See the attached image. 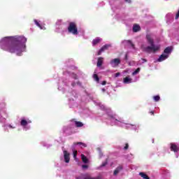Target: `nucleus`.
Listing matches in <instances>:
<instances>
[{
  "label": "nucleus",
  "mask_w": 179,
  "mask_h": 179,
  "mask_svg": "<svg viewBox=\"0 0 179 179\" xmlns=\"http://www.w3.org/2000/svg\"><path fill=\"white\" fill-rule=\"evenodd\" d=\"M106 81H103V82L101 83V85H102L103 86H104V85H106Z\"/></svg>",
  "instance_id": "c03bdc74"
},
{
  "label": "nucleus",
  "mask_w": 179,
  "mask_h": 179,
  "mask_svg": "<svg viewBox=\"0 0 179 179\" xmlns=\"http://www.w3.org/2000/svg\"><path fill=\"white\" fill-rule=\"evenodd\" d=\"M73 155L74 160H76V162H78V158L76 157V156L78 155V151L73 150Z\"/></svg>",
  "instance_id": "cd10ccee"
},
{
  "label": "nucleus",
  "mask_w": 179,
  "mask_h": 179,
  "mask_svg": "<svg viewBox=\"0 0 179 179\" xmlns=\"http://www.w3.org/2000/svg\"><path fill=\"white\" fill-rule=\"evenodd\" d=\"M128 64L129 66H135V65H136V62L134 60L129 61Z\"/></svg>",
  "instance_id": "c85d7f7f"
},
{
  "label": "nucleus",
  "mask_w": 179,
  "mask_h": 179,
  "mask_svg": "<svg viewBox=\"0 0 179 179\" xmlns=\"http://www.w3.org/2000/svg\"><path fill=\"white\" fill-rule=\"evenodd\" d=\"M145 62H148V60H146V59H142V62L141 63V62H138L136 64V65H142V64H145Z\"/></svg>",
  "instance_id": "f704fd0d"
},
{
  "label": "nucleus",
  "mask_w": 179,
  "mask_h": 179,
  "mask_svg": "<svg viewBox=\"0 0 179 179\" xmlns=\"http://www.w3.org/2000/svg\"><path fill=\"white\" fill-rule=\"evenodd\" d=\"M121 64V59L120 58H115L113 59L110 62V64L112 66V68H117L118 65Z\"/></svg>",
  "instance_id": "1a4fd4ad"
},
{
  "label": "nucleus",
  "mask_w": 179,
  "mask_h": 179,
  "mask_svg": "<svg viewBox=\"0 0 179 179\" xmlns=\"http://www.w3.org/2000/svg\"><path fill=\"white\" fill-rule=\"evenodd\" d=\"M153 100L155 101H159V100H160V96H159V95L154 96H153Z\"/></svg>",
  "instance_id": "72a5a7b5"
},
{
  "label": "nucleus",
  "mask_w": 179,
  "mask_h": 179,
  "mask_svg": "<svg viewBox=\"0 0 179 179\" xmlns=\"http://www.w3.org/2000/svg\"><path fill=\"white\" fill-rule=\"evenodd\" d=\"M26 43L27 38L24 36H5L0 40V48L20 57L23 52H26Z\"/></svg>",
  "instance_id": "f257e3e1"
},
{
  "label": "nucleus",
  "mask_w": 179,
  "mask_h": 179,
  "mask_svg": "<svg viewBox=\"0 0 179 179\" xmlns=\"http://www.w3.org/2000/svg\"><path fill=\"white\" fill-rule=\"evenodd\" d=\"M141 72V68H137L133 73L132 76H135V75H138Z\"/></svg>",
  "instance_id": "bb28decb"
},
{
  "label": "nucleus",
  "mask_w": 179,
  "mask_h": 179,
  "mask_svg": "<svg viewBox=\"0 0 179 179\" xmlns=\"http://www.w3.org/2000/svg\"><path fill=\"white\" fill-rule=\"evenodd\" d=\"M93 78H94V80H96V83H100V80L99 78V76H97V74H94L93 75Z\"/></svg>",
  "instance_id": "a878e982"
},
{
  "label": "nucleus",
  "mask_w": 179,
  "mask_h": 179,
  "mask_svg": "<svg viewBox=\"0 0 179 179\" xmlns=\"http://www.w3.org/2000/svg\"><path fill=\"white\" fill-rule=\"evenodd\" d=\"M75 92H73L72 93H69L67 95L68 97H76V96L74 94Z\"/></svg>",
  "instance_id": "c9c22d12"
},
{
  "label": "nucleus",
  "mask_w": 179,
  "mask_h": 179,
  "mask_svg": "<svg viewBox=\"0 0 179 179\" xmlns=\"http://www.w3.org/2000/svg\"><path fill=\"white\" fill-rule=\"evenodd\" d=\"M121 170H122V166H118L115 171L113 172L114 176H117L118 173H120V171H121Z\"/></svg>",
  "instance_id": "b1692460"
},
{
  "label": "nucleus",
  "mask_w": 179,
  "mask_h": 179,
  "mask_svg": "<svg viewBox=\"0 0 179 179\" xmlns=\"http://www.w3.org/2000/svg\"><path fill=\"white\" fill-rule=\"evenodd\" d=\"M77 179H101V178L100 176L93 178L88 174H84L78 176Z\"/></svg>",
  "instance_id": "f8f14e48"
},
{
  "label": "nucleus",
  "mask_w": 179,
  "mask_h": 179,
  "mask_svg": "<svg viewBox=\"0 0 179 179\" xmlns=\"http://www.w3.org/2000/svg\"><path fill=\"white\" fill-rule=\"evenodd\" d=\"M75 145H79L80 148H86L87 146L86 144H85V143H82V142L75 143Z\"/></svg>",
  "instance_id": "7c9ffc66"
},
{
  "label": "nucleus",
  "mask_w": 179,
  "mask_h": 179,
  "mask_svg": "<svg viewBox=\"0 0 179 179\" xmlns=\"http://www.w3.org/2000/svg\"><path fill=\"white\" fill-rule=\"evenodd\" d=\"M110 45H103L98 52L97 55H101L102 52H104L106 50H108L110 48Z\"/></svg>",
  "instance_id": "2eb2a0df"
},
{
  "label": "nucleus",
  "mask_w": 179,
  "mask_h": 179,
  "mask_svg": "<svg viewBox=\"0 0 179 179\" xmlns=\"http://www.w3.org/2000/svg\"><path fill=\"white\" fill-rule=\"evenodd\" d=\"M81 159L83 163H89V159H87V157H86L83 154L81 155Z\"/></svg>",
  "instance_id": "4be33fe9"
},
{
  "label": "nucleus",
  "mask_w": 179,
  "mask_h": 179,
  "mask_svg": "<svg viewBox=\"0 0 179 179\" xmlns=\"http://www.w3.org/2000/svg\"><path fill=\"white\" fill-rule=\"evenodd\" d=\"M63 131H64V132H66V129H65V127H64Z\"/></svg>",
  "instance_id": "09e8293b"
},
{
  "label": "nucleus",
  "mask_w": 179,
  "mask_h": 179,
  "mask_svg": "<svg viewBox=\"0 0 179 179\" xmlns=\"http://www.w3.org/2000/svg\"><path fill=\"white\" fill-rule=\"evenodd\" d=\"M64 25V22H62V20H58L56 22V29L55 31H59V26H63Z\"/></svg>",
  "instance_id": "a211bd4d"
},
{
  "label": "nucleus",
  "mask_w": 179,
  "mask_h": 179,
  "mask_svg": "<svg viewBox=\"0 0 179 179\" xmlns=\"http://www.w3.org/2000/svg\"><path fill=\"white\" fill-rule=\"evenodd\" d=\"M173 51V48L171 47H167L164 50L162 55L159 56L157 59V62H163V61H166L169 57H170V54Z\"/></svg>",
  "instance_id": "39448f33"
},
{
  "label": "nucleus",
  "mask_w": 179,
  "mask_h": 179,
  "mask_svg": "<svg viewBox=\"0 0 179 179\" xmlns=\"http://www.w3.org/2000/svg\"><path fill=\"white\" fill-rule=\"evenodd\" d=\"M120 75H121V73H117L115 74V78H118V76H120Z\"/></svg>",
  "instance_id": "ea45409f"
},
{
  "label": "nucleus",
  "mask_w": 179,
  "mask_h": 179,
  "mask_svg": "<svg viewBox=\"0 0 179 179\" xmlns=\"http://www.w3.org/2000/svg\"><path fill=\"white\" fill-rule=\"evenodd\" d=\"M125 2H128L129 3H131V0H124Z\"/></svg>",
  "instance_id": "49530a36"
},
{
  "label": "nucleus",
  "mask_w": 179,
  "mask_h": 179,
  "mask_svg": "<svg viewBox=\"0 0 179 179\" xmlns=\"http://www.w3.org/2000/svg\"><path fill=\"white\" fill-rule=\"evenodd\" d=\"M122 44H129V45H131L134 48V44H132V42L131 41H123Z\"/></svg>",
  "instance_id": "393cba45"
},
{
  "label": "nucleus",
  "mask_w": 179,
  "mask_h": 179,
  "mask_svg": "<svg viewBox=\"0 0 179 179\" xmlns=\"http://www.w3.org/2000/svg\"><path fill=\"white\" fill-rule=\"evenodd\" d=\"M65 31V28L64 27V25H60L59 27V31H56V33H62V34Z\"/></svg>",
  "instance_id": "5701e85b"
},
{
  "label": "nucleus",
  "mask_w": 179,
  "mask_h": 179,
  "mask_svg": "<svg viewBox=\"0 0 179 179\" xmlns=\"http://www.w3.org/2000/svg\"><path fill=\"white\" fill-rule=\"evenodd\" d=\"M101 91H102L103 92H106V89L102 88Z\"/></svg>",
  "instance_id": "de8ad7c7"
},
{
  "label": "nucleus",
  "mask_w": 179,
  "mask_h": 179,
  "mask_svg": "<svg viewBox=\"0 0 179 179\" xmlns=\"http://www.w3.org/2000/svg\"><path fill=\"white\" fill-rule=\"evenodd\" d=\"M125 59H128V53H127L125 55Z\"/></svg>",
  "instance_id": "a18cd8bd"
},
{
  "label": "nucleus",
  "mask_w": 179,
  "mask_h": 179,
  "mask_svg": "<svg viewBox=\"0 0 179 179\" xmlns=\"http://www.w3.org/2000/svg\"><path fill=\"white\" fill-rule=\"evenodd\" d=\"M124 73H129V69H126L123 71Z\"/></svg>",
  "instance_id": "58836bf2"
},
{
  "label": "nucleus",
  "mask_w": 179,
  "mask_h": 179,
  "mask_svg": "<svg viewBox=\"0 0 179 179\" xmlns=\"http://www.w3.org/2000/svg\"><path fill=\"white\" fill-rule=\"evenodd\" d=\"M71 83V82H69V84H70Z\"/></svg>",
  "instance_id": "603ef678"
},
{
  "label": "nucleus",
  "mask_w": 179,
  "mask_h": 179,
  "mask_svg": "<svg viewBox=\"0 0 179 179\" xmlns=\"http://www.w3.org/2000/svg\"><path fill=\"white\" fill-rule=\"evenodd\" d=\"M99 157H101L103 156V153L101 152V151H100L99 149Z\"/></svg>",
  "instance_id": "a19ab883"
},
{
  "label": "nucleus",
  "mask_w": 179,
  "mask_h": 179,
  "mask_svg": "<svg viewBox=\"0 0 179 179\" xmlns=\"http://www.w3.org/2000/svg\"><path fill=\"white\" fill-rule=\"evenodd\" d=\"M129 147V145H128V143H126L125 146L124 148V150H127V149H128Z\"/></svg>",
  "instance_id": "4c0bfd02"
},
{
  "label": "nucleus",
  "mask_w": 179,
  "mask_h": 179,
  "mask_svg": "<svg viewBox=\"0 0 179 179\" xmlns=\"http://www.w3.org/2000/svg\"><path fill=\"white\" fill-rule=\"evenodd\" d=\"M150 113L153 115L154 112H153V111H151Z\"/></svg>",
  "instance_id": "8fccbe9b"
},
{
  "label": "nucleus",
  "mask_w": 179,
  "mask_h": 179,
  "mask_svg": "<svg viewBox=\"0 0 179 179\" xmlns=\"http://www.w3.org/2000/svg\"><path fill=\"white\" fill-rule=\"evenodd\" d=\"M103 57L98 58V62H97L96 65L99 68V66H101V65H103Z\"/></svg>",
  "instance_id": "412c9836"
},
{
  "label": "nucleus",
  "mask_w": 179,
  "mask_h": 179,
  "mask_svg": "<svg viewBox=\"0 0 179 179\" xmlns=\"http://www.w3.org/2000/svg\"><path fill=\"white\" fill-rule=\"evenodd\" d=\"M100 108L101 110L106 111L108 118L106 122H107V124H110V125H117V127H122V128H126V129H132V131L139 130L141 125L125 123V121L122 117H120L117 114L113 112L111 109L106 108L104 105H100Z\"/></svg>",
  "instance_id": "f03ea898"
},
{
  "label": "nucleus",
  "mask_w": 179,
  "mask_h": 179,
  "mask_svg": "<svg viewBox=\"0 0 179 179\" xmlns=\"http://www.w3.org/2000/svg\"><path fill=\"white\" fill-rule=\"evenodd\" d=\"M69 76L74 79L75 82L71 81V87H74V86H76V85H80L79 83H78V77L76 76V74L72 73H69Z\"/></svg>",
  "instance_id": "9b49d317"
},
{
  "label": "nucleus",
  "mask_w": 179,
  "mask_h": 179,
  "mask_svg": "<svg viewBox=\"0 0 179 179\" xmlns=\"http://www.w3.org/2000/svg\"><path fill=\"white\" fill-rule=\"evenodd\" d=\"M75 125L78 127H83V123H82L81 122H75Z\"/></svg>",
  "instance_id": "473e14b6"
},
{
  "label": "nucleus",
  "mask_w": 179,
  "mask_h": 179,
  "mask_svg": "<svg viewBox=\"0 0 179 179\" xmlns=\"http://www.w3.org/2000/svg\"><path fill=\"white\" fill-rule=\"evenodd\" d=\"M166 16H167V17H168V16H170V15H167Z\"/></svg>",
  "instance_id": "3c124183"
},
{
  "label": "nucleus",
  "mask_w": 179,
  "mask_h": 179,
  "mask_svg": "<svg viewBox=\"0 0 179 179\" xmlns=\"http://www.w3.org/2000/svg\"><path fill=\"white\" fill-rule=\"evenodd\" d=\"M41 145H43V146H44L45 148H50L51 146V145L45 143V141H42Z\"/></svg>",
  "instance_id": "2f4dec72"
},
{
  "label": "nucleus",
  "mask_w": 179,
  "mask_h": 179,
  "mask_svg": "<svg viewBox=\"0 0 179 179\" xmlns=\"http://www.w3.org/2000/svg\"><path fill=\"white\" fill-rule=\"evenodd\" d=\"M67 30L68 32L70 33V34H73V36H78L80 32V31H78V26H76V23L75 22H70Z\"/></svg>",
  "instance_id": "0eeeda50"
},
{
  "label": "nucleus",
  "mask_w": 179,
  "mask_h": 179,
  "mask_svg": "<svg viewBox=\"0 0 179 179\" xmlns=\"http://www.w3.org/2000/svg\"><path fill=\"white\" fill-rule=\"evenodd\" d=\"M139 175L141 177L143 178L144 179H149V176L145 174L144 173H140Z\"/></svg>",
  "instance_id": "c756f323"
},
{
  "label": "nucleus",
  "mask_w": 179,
  "mask_h": 179,
  "mask_svg": "<svg viewBox=\"0 0 179 179\" xmlns=\"http://www.w3.org/2000/svg\"><path fill=\"white\" fill-rule=\"evenodd\" d=\"M165 1H168V0H165Z\"/></svg>",
  "instance_id": "5fc2aeb1"
},
{
  "label": "nucleus",
  "mask_w": 179,
  "mask_h": 179,
  "mask_svg": "<svg viewBox=\"0 0 179 179\" xmlns=\"http://www.w3.org/2000/svg\"><path fill=\"white\" fill-rule=\"evenodd\" d=\"M20 124L24 131H29V129L31 128L29 124H31V120H30V119L28 117H21Z\"/></svg>",
  "instance_id": "423d86ee"
},
{
  "label": "nucleus",
  "mask_w": 179,
  "mask_h": 179,
  "mask_svg": "<svg viewBox=\"0 0 179 179\" xmlns=\"http://www.w3.org/2000/svg\"><path fill=\"white\" fill-rule=\"evenodd\" d=\"M87 167H88L87 165H83L82 166L83 169H87Z\"/></svg>",
  "instance_id": "37998d69"
},
{
  "label": "nucleus",
  "mask_w": 179,
  "mask_h": 179,
  "mask_svg": "<svg viewBox=\"0 0 179 179\" xmlns=\"http://www.w3.org/2000/svg\"><path fill=\"white\" fill-rule=\"evenodd\" d=\"M107 165V161L104 162L102 163V164L100 166V169H101V167H104L105 166Z\"/></svg>",
  "instance_id": "e433bc0d"
},
{
  "label": "nucleus",
  "mask_w": 179,
  "mask_h": 179,
  "mask_svg": "<svg viewBox=\"0 0 179 179\" xmlns=\"http://www.w3.org/2000/svg\"><path fill=\"white\" fill-rule=\"evenodd\" d=\"M3 128L4 129L5 131H8V129H15L16 127H15L12 124H3Z\"/></svg>",
  "instance_id": "dca6fc26"
},
{
  "label": "nucleus",
  "mask_w": 179,
  "mask_h": 179,
  "mask_svg": "<svg viewBox=\"0 0 179 179\" xmlns=\"http://www.w3.org/2000/svg\"><path fill=\"white\" fill-rule=\"evenodd\" d=\"M80 36H85V31H82Z\"/></svg>",
  "instance_id": "79ce46f5"
},
{
  "label": "nucleus",
  "mask_w": 179,
  "mask_h": 179,
  "mask_svg": "<svg viewBox=\"0 0 179 179\" xmlns=\"http://www.w3.org/2000/svg\"><path fill=\"white\" fill-rule=\"evenodd\" d=\"M8 109L6 108V103L5 102L0 103V122L5 124L6 118H8Z\"/></svg>",
  "instance_id": "20e7f679"
},
{
  "label": "nucleus",
  "mask_w": 179,
  "mask_h": 179,
  "mask_svg": "<svg viewBox=\"0 0 179 179\" xmlns=\"http://www.w3.org/2000/svg\"><path fill=\"white\" fill-rule=\"evenodd\" d=\"M34 22L35 23V24L39 27V29H41V30H45V27H44V25L41 24V22L38 21L37 20H34Z\"/></svg>",
  "instance_id": "f3484780"
},
{
  "label": "nucleus",
  "mask_w": 179,
  "mask_h": 179,
  "mask_svg": "<svg viewBox=\"0 0 179 179\" xmlns=\"http://www.w3.org/2000/svg\"><path fill=\"white\" fill-rule=\"evenodd\" d=\"M69 152H68L67 151H64V162H65V163H69L70 160H71V157H69Z\"/></svg>",
  "instance_id": "4468645a"
},
{
  "label": "nucleus",
  "mask_w": 179,
  "mask_h": 179,
  "mask_svg": "<svg viewBox=\"0 0 179 179\" xmlns=\"http://www.w3.org/2000/svg\"><path fill=\"white\" fill-rule=\"evenodd\" d=\"M171 150H172V152H174V153H176V157H178V155H179V144H176L174 143H171Z\"/></svg>",
  "instance_id": "6e6552de"
},
{
  "label": "nucleus",
  "mask_w": 179,
  "mask_h": 179,
  "mask_svg": "<svg viewBox=\"0 0 179 179\" xmlns=\"http://www.w3.org/2000/svg\"><path fill=\"white\" fill-rule=\"evenodd\" d=\"M58 89L59 90H62V92H64V89H66V90H69V87L66 85V81H62V83H60V85L59 86Z\"/></svg>",
  "instance_id": "ddd939ff"
},
{
  "label": "nucleus",
  "mask_w": 179,
  "mask_h": 179,
  "mask_svg": "<svg viewBox=\"0 0 179 179\" xmlns=\"http://www.w3.org/2000/svg\"><path fill=\"white\" fill-rule=\"evenodd\" d=\"M146 39L150 46L142 45L141 48L145 52H157L160 50V44H155L154 36L152 34H147Z\"/></svg>",
  "instance_id": "7ed1b4c3"
},
{
  "label": "nucleus",
  "mask_w": 179,
  "mask_h": 179,
  "mask_svg": "<svg viewBox=\"0 0 179 179\" xmlns=\"http://www.w3.org/2000/svg\"><path fill=\"white\" fill-rule=\"evenodd\" d=\"M138 79V78H136L134 80H133L132 78H131V77L127 76L123 78V83H124V85H129V83H134V82H137Z\"/></svg>",
  "instance_id": "9d476101"
},
{
  "label": "nucleus",
  "mask_w": 179,
  "mask_h": 179,
  "mask_svg": "<svg viewBox=\"0 0 179 179\" xmlns=\"http://www.w3.org/2000/svg\"><path fill=\"white\" fill-rule=\"evenodd\" d=\"M141 30V27L138 24H134L133 27V31L136 33V31H139Z\"/></svg>",
  "instance_id": "aec40b11"
},
{
  "label": "nucleus",
  "mask_w": 179,
  "mask_h": 179,
  "mask_svg": "<svg viewBox=\"0 0 179 179\" xmlns=\"http://www.w3.org/2000/svg\"><path fill=\"white\" fill-rule=\"evenodd\" d=\"M103 39H101L99 37H97L96 38H94L92 41V45H97V44H99V43H101V41H102Z\"/></svg>",
  "instance_id": "6ab92c4d"
},
{
  "label": "nucleus",
  "mask_w": 179,
  "mask_h": 179,
  "mask_svg": "<svg viewBox=\"0 0 179 179\" xmlns=\"http://www.w3.org/2000/svg\"><path fill=\"white\" fill-rule=\"evenodd\" d=\"M70 103H71V99H70Z\"/></svg>",
  "instance_id": "864d4df0"
}]
</instances>
